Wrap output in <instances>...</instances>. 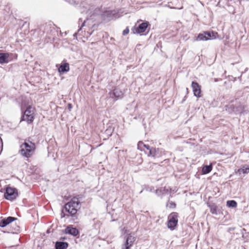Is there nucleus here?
<instances>
[{"label":"nucleus","mask_w":249,"mask_h":249,"mask_svg":"<svg viewBox=\"0 0 249 249\" xmlns=\"http://www.w3.org/2000/svg\"><path fill=\"white\" fill-rule=\"evenodd\" d=\"M36 146L34 143L29 140H25L20 145L19 152L21 155L25 157H31L34 153Z\"/></svg>","instance_id":"1"},{"label":"nucleus","mask_w":249,"mask_h":249,"mask_svg":"<svg viewBox=\"0 0 249 249\" xmlns=\"http://www.w3.org/2000/svg\"><path fill=\"white\" fill-rule=\"evenodd\" d=\"M79 206L78 198H73L71 201L68 202L65 206V209L66 212L71 215L75 214L77 211Z\"/></svg>","instance_id":"2"},{"label":"nucleus","mask_w":249,"mask_h":249,"mask_svg":"<svg viewBox=\"0 0 249 249\" xmlns=\"http://www.w3.org/2000/svg\"><path fill=\"white\" fill-rule=\"evenodd\" d=\"M101 16L103 20L109 21L117 18L118 13L115 10H106L101 14Z\"/></svg>","instance_id":"3"},{"label":"nucleus","mask_w":249,"mask_h":249,"mask_svg":"<svg viewBox=\"0 0 249 249\" xmlns=\"http://www.w3.org/2000/svg\"><path fill=\"white\" fill-rule=\"evenodd\" d=\"M80 6L82 8L85 9L81 11L82 14L85 12L86 14H87L88 16H90V17H91L92 15L98 14L97 11H99V9H95L93 11V6H90L89 4H88L85 2H82Z\"/></svg>","instance_id":"4"},{"label":"nucleus","mask_w":249,"mask_h":249,"mask_svg":"<svg viewBox=\"0 0 249 249\" xmlns=\"http://www.w3.org/2000/svg\"><path fill=\"white\" fill-rule=\"evenodd\" d=\"M178 214L177 213H172L168 216V227L171 230L174 229L178 222Z\"/></svg>","instance_id":"5"},{"label":"nucleus","mask_w":249,"mask_h":249,"mask_svg":"<svg viewBox=\"0 0 249 249\" xmlns=\"http://www.w3.org/2000/svg\"><path fill=\"white\" fill-rule=\"evenodd\" d=\"M17 54L11 53H0V64L7 63L13 58H17Z\"/></svg>","instance_id":"6"},{"label":"nucleus","mask_w":249,"mask_h":249,"mask_svg":"<svg viewBox=\"0 0 249 249\" xmlns=\"http://www.w3.org/2000/svg\"><path fill=\"white\" fill-rule=\"evenodd\" d=\"M215 35L213 32H206L204 33L200 34L197 37L196 40H207L215 38Z\"/></svg>","instance_id":"7"},{"label":"nucleus","mask_w":249,"mask_h":249,"mask_svg":"<svg viewBox=\"0 0 249 249\" xmlns=\"http://www.w3.org/2000/svg\"><path fill=\"white\" fill-rule=\"evenodd\" d=\"M18 196V193L15 189L7 188L4 194V196L6 199L13 200Z\"/></svg>","instance_id":"8"},{"label":"nucleus","mask_w":249,"mask_h":249,"mask_svg":"<svg viewBox=\"0 0 249 249\" xmlns=\"http://www.w3.org/2000/svg\"><path fill=\"white\" fill-rule=\"evenodd\" d=\"M148 27V23L147 22H143L140 24L138 27L133 28L132 31L134 34L138 33L141 34L144 32Z\"/></svg>","instance_id":"9"},{"label":"nucleus","mask_w":249,"mask_h":249,"mask_svg":"<svg viewBox=\"0 0 249 249\" xmlns=\"http://www.w3.org/2000/svg\"><path fill=\"white\" fill-rule=\"evenodd\" d=\"M192 88L194 94L197 97H201V88L199 84L195 81L192 82Z\"/></svg>","instance_id":"10"},{"label":"nucleus","mask_w":249,"mask_h":249,"mask_svg":"<svg viewBox=\"0 0 249 249\" xmlns=\"http://www.w3.org/2000/svg\"><path fill=\"white\" fill-rule=\"evenodd\" d=\"M135 240V237L129 234L126 238L124 244V247L122 249H129L132 246Z\"/></svg>","instance_id":"11"},{"label":"nucleus","mask_w":249,"mask_h":249,"mask_svg":"<svg viewBox=\"0 0 249 249\" xmlns=\"http://www.w3.org/2000/svg\"><path fill=\"white\" fill-rule=\"evenodd\" d=\"M16 220H17V218L9 216L7 218H4L0 221V227H4Z\"/></svg>","instance_id":"12"},{"label":"nucleus","mask_w":249,"mask_h":249,"mask_svg":"<svg viewBox=\"0 0 249 249\" xmlns=\"http://www.w3.org/2000/svg\"><path fill=\"white\" fill-rule=\"evenodd\" d=\"M147 151H149L148 154V156H151L153 158L157 157L159 156V149L154 147H147Z\"/></svg>","instance_id":"13"},{"label":"nucleus","mask_w":249,"mask_h":249,"mask_svg":"<svg viewBox=\"0 0 249 249\" xmlns=\"http://www.w3.org/2000/svg\"><path fill=\"white\" fill-rule=\"evenodd\" d=\"M66 233L72 235L73 236H76L79 234L78 230L75 228H73L71 226H68L65 230Z\"/></svg>","instance_id":"14"},{"label":"nucleus","mask_w":249,"mask_h":249,"mask_svg":"<svg viewBox=\"0 0 249 249\" xmlns=\"http://www.w3.org/2000/svg\"><path fill=\"white\" fill-rule=\"evenodd\" d=\"M68 247V243L65 242H56L55 244V249H66Z\"/></svg>","instance_id":"15"},{"label":"nucleus","mask_w":249,"mask_h":249,"mask_svg":"<svg viewBox=\"0 0 249 249\" xmlns=\"http://www.w3.org/2000/svg\"><path fill=\"white\" fill-rule=\"evenodd\" d=\"M70 67L68 63H64L61 65L58 69V71L60 72L64 73L67 72L69 71Z\"/></svg>","instance_id":"16"},{"label":"nucleus","mask_w":249,"mask_h":249,"mask_svg":"<svg viewBox=\"0 0 249 249\" xmlns=\"http://www.w3.org/2000/svg\"><path fill=\"white\" fill-rule=\"evenodd\" d=\"M33 115L23 114L21 120L26 121L28 123H31L33 121Z\"/></svg>","instance_id":"17"},{"label":"nucleus","mask_w":249,"mask_h":249,"mask_svg":"<svg viewBox=\"0 0 249 249\" xmlns=\"http://www.w3.org/2000/svg\"><path fill=\"white\" fill-rule=\"evenodd\" d=\"M88 19V18L87 17H86L84 19L83 18H80L79 19V24H80V22H82V24H81V25L80 26V28L78 29V33H75L73 36H76L78 33H79L80 32V31H81L82 28H83L84 26H85V23H86V20H87Z\"/></svg>","instance_id":"18"},{"label":"nucleus","mask_w":249,"mask_h":249,"mask_svg":"<svg viewBox=\"0 0 249 249\" xmlns=\"http://www.w3.org/2000/svg\"><path fill=\"white\" fill-rule=\"evenodd\" d=\"M138 149L141 151H144L145 152H146L145 151V149H147V147H149V145H146L143 143V142L142 141L139 142L137 144Z\"/></svg>","instance_id":"19"},{"label":"nucleus","mask_w":249,"mask_h":249,"mask_svg":"<svg viewBox=\"0 0 249 249\" xmlns=\"http://www.w3.org/2000/svg\"><path fill=\"white\" fill-rule=\"evenodd\" d=\"M212 170V165H205L202 168V172L203 174H206L210 173Z\"/></svg>","instance_id":"20"},{"label":"nucleus","mask_w":249,"mask_h":249,"mask_svg":"<svg viewBox=\"0 0 249 249\" xmlns=\"http://www.w3.org/2000/svg\"><path fill=\"white\" fill-rule=\"evenodd\" d=\"M113 94L114 96V97L116 98H119L123 96V93L120 89H115L113 90Z\"/></svg>","instance_id":"21"},{"label":"nucleus","mask_w":249,"mask_h":249,"mask_svg":"<svg viewBox=\"0 0 249 249\" xmlns=\"http://www.w3.org/2000/svg\"><path fill=\"white\" fill-rule=\"evenodd\" d=\"M34 109L31 106H28L25 111H24V114L28 115H34Z\"/></svg>","instance_id":"22"},{"label":"nucleus","mask_w":249,"mask_h":249,"mask_svg":"<svg viewBox=\"0 0 249 249\" xmlns=\"http://www.w3.org/2000/svg\"><path fill=\"white\" fill-rule=\"evenodd\" d=\"M237 202L235 200H228L227 201V205L229 207L235 208L237 206Z\"/></svg>","instance_id":"23"},{"label":"nucleus","mask_w":249,"mask_h":249,"mask_svg":"<svg viewBox=\"0 0 249 249\" xmlns=\"http://www.w3.org/2000/svg\"><path fill=\"white\" fill-rule=\"evenodd\" d=\"M210 211L213 214H217L216 208L215 206L212 205L210 206Z\"/></svg>","instance_id":"24"},{"label":"nucleus","mask_w":249,"mask_h":249,"mask_svg":"<svg viewBox=\"0 0 249 249\" xmlns=\"http://www.w3.org/2000/svg\"><path fill=\"white\" fill-rule=\"evenodd\" d=\"M19 231V227L17 225H15V227L13 228V229L11 230L10 232H12V233H15V232L18 231Z\"/></svg>","instance_id":"25"},{"label":"nucleus","mask_w":249,"mask_h":249,"mask_svg":"<svg viewBox=\"0 0 249 249\" xmlns=\"http://www.w3.org/2000/svg\"><path fill=\"white\" fill-rule=\"evenodd\" d=\"M244 174H246L249 172V167H243V168L240 169Z\"/></svg>","instance_id":"26"},{"label":"nucleus","mask_w":249,"mask_h":249,"mask_svg":"<svg viewBox=\"0 0 249 249\" xmlns=\"http://www.w3.org/2000/svg\"><path fill=\"white\" fill-rule=\"evenodd\" d=\"M167 206L170 208H174L176 207V204L173 202H170L167 204Z\"/></svg>","instance_id":"27"},{"label":"nucleus","mask_w":249,"mask_h":249,"mask_svg":"<svg viewBox=\"0 0 249 249\" xmlns=\"http://www.w3.org/2000/svg\"><path fill=\"white\" fill-rule=\"evenodd\" d=\"M129 33V29L128 28H126L123 31V35L125 36L127 35Z\"/></svg>","instance_id":"28"},{"label":"nucleus","mask_w":249,"mask_h":249,"mask_svg":"<svg viewBox=\"0 0 249 249\" xmlns=\"http://www.w3.org/2000/svg\"><path fill=\"white\" fill-rule=\"evenodd\" d=\"M3 165V162L0 161V167H1Z\"/></svg>","instance_id":"29"},{"label":"nucleus","mask_w":249,"mask_h":249,"mask_svg":"<svg viewBox=\"0 0 249 249\" xmlns=\"http://www.w3.org/2000/svg\"><path fill=\"white\" fill-rule=\"evenodd\" d=\"M69 108H71V104H69Z\"/></svg>","instance_id":"30"}]
</instances>
